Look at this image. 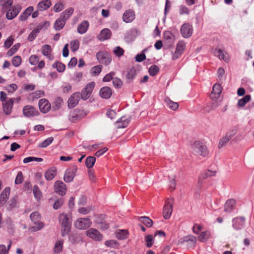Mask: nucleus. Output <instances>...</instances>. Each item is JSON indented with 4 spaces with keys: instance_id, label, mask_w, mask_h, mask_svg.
<instances>
[{
    "instance_id": "f257e3e1",
    "label": "nucleus",
    "mask_w": 254,
    "mask_h": 254,
    "mask_svg": "<svg viewBox=\"0 0 254 254\" xmlns=\"http://www.w3.org/2000/svg\"><path fill=\"white\" fill-rule=\"evenodd\" d=\"M74 9L72 7H69L64 11L60 14V17L57 19L54 23V28L57 31L62 29L67 20H68L70 16L73 14Z\"/></svg>"
},
{
    "instance_id": "f03ea898",
    "label": "nucleus",
    "mask_w": 254,
    "mask_h": 254,
    "mask_svg": "<svg viewBox=\"0 0 254 254\" xmlns=\"http://www.w3.org/2000/svg\"><path fill=\"white\" fill-rule=\"evenodd\" d=\"M70 215L62 213L59 216V221L62 225V235L64 237L69 232L71 228Z\"/></svg>"
},
{
    "instance_id": "7ed1b4c3",
    "label": "nucleus",
    "mask_w": 254,
    "mask_h": 254,
    "mask_svg": "<svg viewBox=\"0 0 254 254\" xmlns=\"http://www.w3.org/2000/svg\"><path fill=\"white\" fill-rule=\"evenodd\" d=\"M192 151L197 154L206 157L208 154L206 146L200 141H195L191 144Z\"/></svg>"
},
{
    "instance_id": "20e7f679",
    "label": "nucleus",
    "mask_w": 254,
    "mask_h": 254,
    "mask_svg": "<svg viewBox=\"0 0 254 254\" xmlns=\"http://www.w3.org/2000/svg\"><path fill=\"white\" fill-rule=\"evenodd\" d=\"M174 200V199L173 197H169L165 201L163 210V217L165 219H169L172 215Z\"/></svg>"
},
{
    "instance_id": "39448f33",
    "label": "nucleus",
    "mask_w": 254,
    "mask_h": 254,
    "mask_svg": "<svg viewBox=\"0 0 254 254\" xmlns=\"http://www.w3.org/2000/svg\"><path fill=\"white\" fill-rule=\"evenodd\" d=\"M91 220L88 218H80L74 222L75 227L79 230H85L89 228L91 224Z\"/></svg>"
},
{
    "instance_id": "423d86ee",
    "label": "nucleus",
    "mask_w": 254,
    "mask_h": 254,
    "mask_svg": "<svg viewBox=\"0 0 254 254\" xmlns=\"http://www.w3.org/2000/svg\"><path fill=\"white\" fill-rule=\"evenodd\" d=\"M95 85V82H91L85 86L80 93L82 99L86 100L89 98L92 93Z\"/></svg>"
},
{
    "instance_id": "0eeeda50",
    "label": "nucleus",
    "mask_w": 254,
    "mask_h": 254,
    "mask_svg": "<svg viewBox=\"0 0 254 254\" xmlns=\"http://www.w3.org/2000/svg\"><path fill=\"white\" fill-rule=\"evenodd\" d=\"M97 59L101 64L108 65L112 61L111 56L107 52H99L96 54Z\"/></svg>"
},
{
    "instance_id": "6e6552de",
    "label": "nucleus",
    "mask_w": 254,
    "mask_h": 254,
    "mask_svg": "<svg viewBox=\"0 0 254 254\" xmlns=\"http://www.w3.org/2000/svg\"><path fill=\"white\" fill-rule=\"evenodd\" d=\"M21 7L19 5H14L6 10V17L8 20L13 19L19 13Z\"/></svg>"
},
{
    "instance_id": "1a4fd4ad",
    "label": "nucleus",
    "mask_w": 254,
    "mask_h": 254,
    "mask_svg": "<svg viewBox=\"0 0 254 254\" xmlns=\"http://www.w3.org/2000/svg\"><path fill=\"white\" fill-rule=\"evenodd\" d=\"M86 113L81 110H75L69 116V120L71 122H76L86 116Z\"/></svg>"
},
{
    "instance_id": "9d476101",
    "label": "nucleus",
    "mask_w": 254,
    "mask_h": 254,
    "mask_svg": "<svg viewBox=\"0 0 254 254\" xmlns=\"http://www.w3.org/2000/svg\"><path fill=\"white\" fill-rule=\"evenodd\" d=\"M76 171L77 168L75 166L66 169L65 171L64 177V181L66 183L72 182L74 178Z\"/></svg>"
},
{
    "instance_id": "9b49d317",
    "label": "nucleus",
    "mask_w": 254,
    "mask_h": 254,
    "mask_svg": "<svg viewBox=\"0 0 254 254\" xmlns=\"http://www.w3.org/2000/svg\"><path fill=\"white\" fill-rule=\"evenodd\" d=\"M192 26L189 23H184L181 28V34L185 38L190 37L192 34Z\"/></svg>"
},
{
    "instance_id": "f8f14e48",
    "label": "nucleus",
    "mask_w": 254,
    "mask_h": 254,
    "mask_svg": "<svg viewBox=\"0 0 254 254\" xmlns=\"http://www.w3.org/2000/svg\"><path fill=\"white\" fill-rule=\"evenodd\" d=\"M86 235L96 241H100L102 240L103 236L97 229L95 228H90L86 232Z\"/></svg>"
},
{
    "instance_id": "ddd939ff",
    "label": "nucleus",
    "mask_w": 254,
    "mask_h": 254,
    "mask_svg": "<svg viewBox=\"0 0 254 254\" xmlns=\"http://www.w3.org/2000/svg\"><path fill=\"white\" fill-rule=\"evenodd\" d=\"M23 115L26 117H32L38 116V111L32 106H26L23 109Z\"/></svg>"
},
{
    "instance_id": "4468645a",
    "label": "nucleus",
    "mask_w": 254,
    "mask_h": 254,
    "mask_svg": "<svg viewBox=\"0 0 254 254\" xmlns=\"http://www.w3.org/2000/svg\"><path fill=\"white\" fill-rule=\"evenodd\" d=\"M245 218L244 217H237L232 220V227L236 230L242 229L245 225Z\"/></svg>"
},
{
    "instance_id": "2eb2a0df",
    "label": "nucleus",
    "mask_w": 254,
    "mask_h": 254,
    "mask_svg": "<svg viewBox=\"0 0 254 254\" xmlns=\"http://www.w3.org/2000/svg\"><path fill=\"white\" fill-rule=\"evenodd\" d=\"M54 188L55 191L59 195L63 196L65 194L66 191V187L65 184L62 181H56L55 183Z\"/></svg>"
},
{
    "instance_id": "dca6fc26",
    "label": "nucleus",
    "mask_w": 254,
    "mask_h": 254,
    "mask_svg": "<svg viewBox=\"0 0 254 254\" xmlns=\"http://www.w3.org/2000/svg\"><path fill=\"white\" fill-rule=\"evenodd\" d=\"M40 111L43 113H48L51 109V104L49 101L45 98L40 99L38 102Z\"/></svg>"
},
{
    "instance_id": "f3484780",
    "label": "nucleus",
    "mask_w": 254,
    "mask_h": 254,
    "mask_svg": "<svg viewBox=\"0 0 254 254\" xmlns=\"http://www.w3.org/2000/svg\"><path fill=\"white\" fill-rule=\"evenodd\" d=\"M135 17L134 11L131 9L126 10L123 15V20L126 23H130Z\"/></svg>"
},
{
    "instance_id": "a211bd4d",
    "label": "nucleus",
    "mask_w": 254,
    "mask_h": 254,
    "mask_svg": "<svg viewBox=\"0 0 254 254\" xmlns=\"http://www.w3.org/2000/svg\"><path fill=\"white\" fill-rule=\"evenodd\" d=\"M80 98V94L79 92L73 93L68 99V107L69 108H74L78 104Z\"/></svg>"
},
{
    "instance_id": "6ab92c4d",
    "label": "nucleus",
    "mask_w": 254,
    "mask_h": 254,
    "mask_svg": "<svg viewBox=\"0 0 254 254\" xmlns=\"http://www.w3.org/2000/svg\"><path fill=\"white\" fill-rule=\"evenodd\" d=\"M222 88L220 84L216 83L213 86L212 91L210 94V97L213 100L217 99L222 92Z\"/></svg>"
},
{
    "instance_id": "aec40b11",
    "label": "nucleus",
    "mask_w": 254,
    "mask_h": 254,
    "mask_svg": "<svg viewBox=\"0 0 254 254\" xmlns=\"http://www.w3.org/2000/svg\"><path fill=\"white\" fill-rule=\"evenodd\" d=\"M13 105V99L8 98L7 100L2 102L3 110L6 115H9L12 111Z\"/></svg>"
},
{
    "instance_id": "412c9836",
    "label": "nucleus",
    "mask_w": 254,
    "mask_h": 254,
    "mask_svg": "<svg viewBox=\"0 0 254 254\" xmlns=\"http://www.w3.org/2000/svg\"><path fill=\"white\" fill-rule=\"evenodd\" d=\"M105 216L102 215L96 218L95 220V223L97 225L98 228L101 230H105L109 228V224L105 221H103V219Z\"/></svg>"
},
{
    "instance_id": "4be33fe9",
    "label": "nucleus",
    "mask_w": 254,
    "mask_h": 254,
    "mask_svg": "<svg viewBox=\"0 0 254 254\" xmlns=\"http://www.w3.org/2000/svg\"><path fill=\"white\" fill-rule=\"evenodd\" d=\"M10 193V188H5L0 195V206L3 205L7 201Z\"/></svg>"
},
{
    "instance_id": "5701e85b",
    "label": "nucleus",
    "mask_w": 254,
    "mask_h": 254,
    "mask_svg": "<svg viewBox=\"0 0 254 254\" xmlns=\"http://www.w3.org/2000/svg\"><path fill=\"white\" fill-rule=\"evenodd\" d=\"M129 121V118L123 116L116 122L117 127L118 128L126 127L127 126Z\"/></svg>"
},
{
    "instance_id": "b1692460",
    "label": "nucleus",
    "mask_w": 254,
    "mask_h": 254,
    "mask_svg": "<svg viewBox=\"0 0 254 254\" xmlns=\"http://www.w3.org/2000/svg\"><path fill=\"white\" fill-rule=\"evenodd\" d=\"M236 201L234 199L227 200L224 205V211L227 213L231 212L235 208Z\"/></svg>"
},
{
    "instance_id": "393cba45",
    "label": "nucleus",
    "mask_w": 254,
    "mask_h": 254,
    "mask_svg": "<svg viewBox=\"0 0 254 254\" xmlns=\"http://www.w3.org/2000/svg\"><path fill=\"white\" fill-rule=\"evenodd\" d=\"M43 25L39 24L35 28H34L28 36L27 40L29 41H33L39 33L40 30L43 27Z\"/></svg>"
},
{
    "instance_id": "a878e982",
    "label": "nucleus",
    "mask_w": 254,
    "mask_h": 254,
    "mask_svg": "<svg viewBox=\"0 0 254 254\" xmlns=\"http://www.w3.org/2000/svg\"><path fill=\"white\" fill-rule=\"evenodd\" d=\"M52 49L49 45H45L42 48V53L43 55L48 58V59L52 61L54 59V56L51 55Z\"/></svg>"
},
{
    "instance_id": "bb28decb",
    "label": "nucleus",
    "mask_w": 254,
    "mask_h": 254,
    "mask_svg": "<svg viewBox=\"0 0 254 254\" xmlns=\"http://www.w3.org/2000/svg\"><path fill=\"white\" fill-rule=\"evenodd\" d=\"M112 94L111 89L107 86L102 87L100 90V95L101 97L104 99H109L111 97Z\"/></svg>"
},
{
    "instance_id": "cd10ccee",
    "label": "nucleus",
    "mask_w": 254,
    "mask_h": 254,
    "mask_svg": "<svg viewBox=\"0 0 254 254\" xmlns=\"http://www.w3.org/2000/svg\"><path fill=\"white\" fill-rule=\"evenodd\" d=\"M214 55L218 57L220 60H223L225 62L229 61L228 54L220 49H216L214 52Z\"/></svg>"
},
{
    "instance_id": "c85d7f7f",
    "label": "nucleus",
    "mask_w": 254,
    "mask_h": 254,
    "mask_svg": "<svg viewBox=\"0 0 254 254\" xmlns=\"http://www.w3.org/2000/svg\"><path fill=\"white\" fill-rule=\"evenodd\" d=\"M51 5V2L50 0H44L40 1L37 6L38 10L43 11L49 8Z\"/></svg>"
},
{
    "instance_id": "c756f323",
    "label": "nucleus",
    "mask_w": 254,
    "mask_h": 254,
    "mask_svg": "<svg viewBox=\"0 0 254 254\" xmlns=\"http://www.w3.org/2000/svg\"><path fill=\"white\" fill-rule=\"evenodd\" d=\"M112 34L111 30L108 28L103 29L98 36L99 39L101 41H104L110 38Z\"/></svg>"
},
{
    "instance_id": "7c9ffc66",
    "label": "nucleus",
    "mask_w": 254,
    "mask_h": 254,
    "mask_svg": "<svg viewBox=\"0 0 254 254\" xmlns=\"http://www.w3.org/2000/svg\"><path fill=\"white\" fill-rule=\"evenodd\" d=\"M89 22L86 20L83 21L77 27V32L80 34H84L89 27Z\"/></svg>"
},
{
    "instance_id": "2f4dec72",
    "label": "nucleus",
    "mask_w": 254,
    "mask_h": 254,
    "mask_svg": "<svg viewBox=\"0 0 254 254\" xmlns=\"http://www.w3.org/2000/svg\"><path fill=\"white\" fill-rule=\"evenodd\" d=\"M34 10V7L32 6H30L28 7L23 12H22L20 17L19 19L21 21H25L26 20L29 16H30L32 12Z\"/></svg>"
},
{
    "instance_id": "473e14b6",
    "label": "nucleus",
    "mask_w": 254,
    "mask_h": 254,
    "mask_svg": "<svg viewBox=\"0 0 254 254\" xmlns=\"http://www.w3.org/2000/svg\"><path fill=\"white\" fill-rule=\"evenodd\" d=\"M57 174V170L55 168H52L47 170L45 173V177L47 181L53 180Z\"/></svg>"
},
{
    "instance_id": "72a5a7b5",
    "label": "nucleus",
    "mask_w": 254,
    "mask_h": 254,
    "mask_svg": "<svg viewBox=\"0 0 254 254\" xmlns=\"http://www.w3.org/2000/svg\"><path fill=\"white\" fill-rule=\"evenodd\" d=\"M12 4V0H0V6L2 7V10L4 11L11 7Z\"/></svg>"
},
{
    "instance_id": "f704fd0d",
    "label": "nucleus",
    "mask_w": 254,
    "mask_h": 254,
    "mask_svg": "<svg viewBox=\"0 0 254 254\" xmlns=\"http://www.w3.org/2000/svg\"><path fill=\"white\" fill-rule=\"evenodd\" d=\"M64 241L62 240H58L54 246V252L55 254H60L63 249Z\"/></svg>"
},
{
    "instance_id": "c9c22d12",
    "label": "nucleus",
    "mask_w": 254,
    "mask_h": 254,
    "mask_svg": "<svg viewBox=\"0 0 254 254\" xmlns=\"http://www.w3.org/2000/svg\"><path fill=\"white\" fill-rule=\"evenodd\" d=\"M165 102L169 108L173 111H176L179 107V104L177 102H175L170 100L168 97L165 99Z\"/></svg>"
},
{
    "instance_id": "e433bc0d",
    "label": "nucleus",
    "mask_w": 254,
    "mask_h": 254,
    "mask_svg": "<svg viewBox=\"0 0 254 254\" xmlns=\"http://www.w3.org/2000/svg\"><path fill=\"white\" fill-rule=\"evenodd\" d=\"M34 224H35V226L31 227L29 228V231L32 232L38 231L44 227V224L40 221L35 222Z\"/></svg>"
},
{
    "instance_id": "4c0bfd02",
    "label": "nucleus",
    "mask_w": 254,
    "mask_h": 254,
    "mask_svg": "<svg viewBox=\"0 0 254 254\" xmlns=\"http://www.w3.org/2000/svg\"><path fill=\"white\" fill-rule=\"evenodd\" d=\"M138 221L143 223L146 226L150 227L153 224V221L149 217L143 216L138 218Z\"/></svg>"
},
{
    "instance_id": "58836bf2",
    "label": "nucleus",
    "mask_w": 254,
    "mask_h": 254,
    "mask_svg": "<svg viewBox=\"0 0 254 254\" xmlns=\"http://www.w3.org/2000/svg\"><path fill=\"white\" fill-rule=\"evenodd\" d=\"M186 48V43L183 41H180L176 47V54L178 55H181L183 52L185 50Z\"/></svg>"
},
{
    "instance_id": "ea45409f",
    "label": "nucleus",
    "mask_w": 254,
    "mask_h": 254,
    "mask_svg": "<svg viewBox=\"0 0 254 254\" xmlns=\"http://www.w3.org/2000/svg\"><path fill=\"white\" fill-rule=\"evenodd\" d=\"M63 103V99L60 97L57 98L52 106V109L54 110H58L61 108Z\"/></svg>"
},
{
    "instance_id": "a19ab883",
    "label": "nucleus",
    "mask_w": 254,
    "mask_h": 254,
    "mask_svg": "<svg viewBox=\"0 0 254 254\" xmlns=\"http://www.w3.org/2000/svg\"><path fill=\"white\" fill-rule=\"evenodd\" d=\"M128 233L127 231L124 230H119L116 232V237L120 240L126 239L127 238Z\"/></svg>"
},
{
    "instance_id": "79ce46f5",
    "label": "nucleus",
    "mask_w": 254,
    "mask_h": 254,
    "mask_svg": "<svg viewBox=\"0 0 254 254\" xmlns=\"http://www.w3.org/2000/svg\"><path fill=\"white\" fill-rule=\"evenodd\" d=\"M54 68H56L59 72H64L65 70V66L62 63L56 62L52 65Z\"/></svg>"
},
{
    "instance_id": "37998d69",
    "label": "nucleus",
    "mask_w": 254,
    "mask_h": 254,
    "mask_svg": "<svg viewBox=\"0 0 254 254\" xmlns=\"http://www.w3.org/2000/svg\"><path fill=\"white\" fill-rule=\"evenodd\" d=\"M251 99V95H247L243 98L240 99L238 102V105L240 107H244Z\"/></svg>"
},
{
    "instance_id": "c03bdc74",
    "label": "nucleus",
    "mask_w": 254,
    "mask_h": 254,
    "mask_svg": "<svg viewBox=\"0 0 254 254\" xmlns=\"http://www.w3.org/2000/svg\"><path fill=\"white\" fill-rule=\"evenodd\" d=\"M210 237V233L208 231H206L201 233L198 237V239L201 242H204L207 240Z\"/></svg>"
},
{
    "instance_id": "a18cd8bd",
    "label": "nucleus",
    "mask_w": 254,
    "mask_h": 254,
    "mask_svg": "<svg viewBox=\"0 0 254 254\" xmlns=\"http://www.w3.org/2000/svg\"><path fill=\"white\" fill-rule=\"evenodd\" d=\"M96 159L94 157L89 156L85 161L86 166L88 168H91L95 164Z\"/></svg>"
},
{
    "instance_id": "49530a36",
    "label": "nucleus",
    "mask_w": 254,
    "mask_h": 254,
    "mask_svg": "<svg viewBox=\"0 0 254 254\" xmlns=\"http://www.w3.org/2000/svg\"><path fill=\"white\" fill-rule=\"evenodd\" d=\"M71 50L75 52L78 50L79 47V41L77 39L72 40L70 43Z\"/></svg>"
},
{
    "instance_id": "de8ad7c7",
    "label": "nucleus",
    "mask_w": 254,
    "mask_h": 254,
    "mask_svg": "<svg viewBox=\"0 0 254 254\" xmlns=\"http://www.w3.org/2000/svg\"><path fill=\"white\" fill-rule=\"evenodd\" d=\"M43 160L42 158H37L35 157L30 156L25 158L23 159V163H28L32 161L42 162Z\"/></svg>"
},
{
    "instance_id": "09e8293b",
    "label": "nucleus",
    "mask_w": 254,
    "mask_h": 254,
    "mask_svg": "<svg viewBox=\"0 0 254 254\" xmlns=\"http://www.w3.org/2000/svg\"><path fill=\"white\" fill-rule=\"evenodd\" d=\"M20 44L17 43L13 45L12 48L7 52V55L9 57L12 56L19 48Z\"/></svg>"
},
{
    "instance_id": "8fccbe9b",
    "label": "nucleus",
    "mask_w": 254,
    "mask_h": 254,
    "mask_svg": "<svg viewBox=\"0 0 254 254\" xmlns=\"http://www.w3.org/2000/svg\"><path fill=\"white\" fill-rule=\"evenodd\" d=\"M102 70V66L101 65H97L91 68L90 73L92 75L96 76L98 75Z\"/></svg>"
},
{
    "instance_id": "3c124183",
    "label": "nucleus",
    "mask_w": 254,
    "mask_h": 254,
    "mask_svg": "<svg viewBox=\"0 0 254 254\" xmlns=\"http://www.w3.org/2000/svg\"><path fill=\"white\" fill-rule=\"evenodd\" d=\"M54 140L53 137H50L47 138L44 141H43L40 145L39 147L41 148H46L49 146Z\"/></svg>"
},
{
    "instance_id": "603ef678",
    "label": "nucleus",
    "mask_w": 254,
    "mask_h": 254,
    "mask_svg": "<svg viewBox=\"0 0 254 254\" xmlns=\"http://www.w3.org/2000/svg\"><path fill=\"white\" fill-rule=\"evenodd\" d=\"M169 188L172 190H174L176 189V176L175 175L169 176Z\"/></svg>"
},
{
    "instance_id": "864d4df0",
    "label": "nucleus",
    "mask_w": 254,
    "mask_h": 254,
    "mask_svg": "<svg viewBox=\"0 0 254 254\" xmlns=\"http://www.w3.org/2000/svg\"><path fill=\"white\" fill-rule=\"evenodd\" d=\"M30 218L31 221L33 223H34L35 222L40 221L41 216H40V215L39 214V212L35 211V212L32 213L30 214Z\"/></svg>"
},
{
    "instance_id": "5fc2aeb1",
    "label": "nucleus",
    "mask_w": 254,
    "mask_h": 254,
    "mask_svg": "<svg viewBox=\"0 0 254 254\" xmlns=\"http://www.w3.org/2000/svg\"><path fill=\"white\" fill-rule=\"evenodd\" d=\"M17 89V86L15 83L9 84L5 87V89L8 92L12 93Z\"/></svg>"
},
{
    "instance_id": "6e6d98bb",
    "label": "nucleus",
    "mask_w": 254,
    "mask_h": 254,
    "mask_svg": "<svg viewBox=\"0 0 254 254\" xmlns=\"http://www.w3.org/2000/svg\"><path fill=\"white\" fill-rule=\"evenodd\" d=\"M33 191L35 198L40 199L42 196V193L37 186H34Z\"/></svg>"
},
{
    "instance_id": "4d7b16f0",
    "label": "nucleus",
    "mask_w": 254,
    "mask_h": 254,
    "mask_svg": "<svg viewBox=\"0 0 254 254\" xmlns=\"http://www.w3.org/2000/svg\"><path fill=\"white\" fill-rule=\"evenodd\" d=\"M17 202V198L16 197H14L10 199L7 204L8 205V209H12V208L16 207Z\"/></svg>"
},
{
    "instance_id": "13d9d810",
    "label": "nucleus",
    "mask_w": 254,
    "mask_h": 254,
    "mask_svg": "<svg viewBox=\"0 0 254 254\" xmlns=\"http://www.w3.org/2000/svg\"><path fill=\"white\" fill-rule=\"evenodd\" d=\"M21 58L19 56H14L12 60V64L15 67H18L21 63Z\"/></svg>"
},
{
    "instance_id": "bf43d9fd",
    "label": "nucleus",
    "mask_w": 254,
    "mask_h": 254,
    "mask_svg": "<svg viewBox=\"0 0 254 254\" xmlns=\"http://www.w3.org/2000/svg\"><path fill=\"white\" fill-rule=\"evenodd\" d=\"M113 52L116 56L120 57L124 55V50L120 47L117 46L114 48Z\"/></svg>"
},
{
    "instance_id": "052dcab7",
    "label": "nucleus",
    "mask_w": 254,
    "mask_h": 254,
    "mask_svg": "<svg viewBox=\"0 0 254 254\" xmlns=\"http://www.w3.org/2000/svg\"><path fill=\"white\" fill-rule=\"evenodd\" d=\"M159 67L156 65H151L149 68V73L151 76L155 75L159 71Z\"/></svg>"
},
{
    "instance_id": "680f3d73",
    "label": "nucleus",
    "mask_w": 254,
    "mask_h": 254,
    "mask_svg": "<svg viewBox=\"0 0 254 254\" xmlns=\"http://www.w3.org/2000/svg\"><path fill=\"white\" fill-rule=\"evenodd\" d=\"M145 243L147 247H151L153 245V239L151 235H148L145 238Z\"/></svg>"
},
{
    "instance_id": "e2e57ef3",
    "label": "nucleus",
    "mask_w": 254,
    "mask_h": 254,
    "mask_svg": "<svg viewBox=\"0 0 254 254\" xmlns=\"http://www.w3.org/2000/svg\"><path fill=\"white\" fill-rule=\"evenodd\" d=\"M216 174V171H212L210 170H207L203 174H202L200 178L204 179L208 177H212L215 176Z\"/></svg>"
},
{
    "instance_id": "0e129e2a",
    "label": "nucleus",
    "mask_w": 254,
    "mask_h": 254,
    "mask_svg": "<svg viewBox=\"0 0 254 254\" xmlns=\"http://www.w3.org/2000/svg\"><path fill=\"white\" fill-rule=\"evenodd\" d=\"M91 206L86 207H80L78 209V212L82 214H87L92 210Z\"/></svg>"
},
{
    "instance_id": "69168bd1",
    "label": "nucleus",
    "mask_w": 254,
    "mask_h": 254,
    "mask_svg": "<svg viewBox=\"0 0 254 254\" xmlns=\"http://www.w3.org/2000/svg\"><path fill=\"white\" fill-rule=\"evenodd\" d=\"M13 38L12 36L8 37L4 43V47L6 49H8L13 43Z\"/></svg>"
},
{
    "instance_id": "338daca9",
    "label": "nucleus",
    "mask_w": 254,
    "mask_h": 254,
    "mask_svg": "<svg viewBox=\"0 0 254 254\" xmlns=\"http://www.w3.org/2000/svg\"><path fill=\"white\" fill-rule=\"evenodd\" d=\"M39 59L36 55H32L30 57L29 59V63L32 65H36L38 64Z\"/></svg>"
},
{
    "instance_id": "774afa93",
    "label": "nucleus",
    "mask_w": 254,
    "mask_h": 254,
    "mask_svg": "<svg viewBox=\"0 0 254 254\" xmlns=\"http://www.w3.org/2000/svg\"><path fill=\"white\" fill-rule=\"evenodd\" d=\"M230 140V138L226 135L225 137H223L219 141V147L222 148Z\"/></svg>"
}]
</instances>
